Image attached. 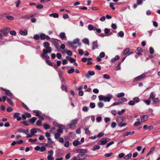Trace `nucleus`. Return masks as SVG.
<instances>
[{
  "instance_id": "nucleus-1",
  "label": "nucleus",
  "mask_w": 160,
  "mask_h": 160,
  "mask_svg": "<svg viewBox=\"0 0 160 160\" xmlns=\"http://www.w3.org/2000/svg\"><path fill=\"white\" fill-rule=\"evenodd\" d=\"M112 98V95L111 94H108L107 96L100 95L98 96L99 101H103L104 102H109Z\"/></svg>"
},
{
  "instance_id": "nucleus-2",
  "label": "nucleus",
  "mask_w": 160,
  "mask_h": 160,
  "mask_svg": "<svg viewBox=\"0 0 160 160\" xmlns=\"http://www.w3.org/2000/svg\"><path fill=\"white\" fill-rule=\"evenodd\" d=\"M78 120V119L77 118L73 119L70 122L68 125L70 128L74 129L76 128V124L77 123Z\"/></svg>"
},
{
  "instance_id": "nucleus-3",
  "label": "nucleus",
  "mask_w": 160,
  "mask_h": 160,
  "mask_svg": "<svg viewBox=\"0 0 160 160\" xmlns=\"http://www.w3.org/2000/svg\"><path fill=\"white\" fill-rule=\"evenodd\" d=\"M46 62L47 64L49 66H53L55 69H57L58 66H60V61L57 62V64L52 63L49 60L46 59Z\"/></svg>"
},
{
  "instance_id": "nucleus-4",
  "label": "nucleus",
  "mask_w": 160,
  "mask_h": 160,
  "mask_svg": "<svg viewBox=\"0 0 160 160\" xmlns=\"http://www.w3.org/2000/svg\"><path fill=\"white\" fill-rule=\"evenodd\" d=\"M43 53L41 54V57L43 59H48L49 58V57L47 54L48 53H50L51 51H47L45 50V49L42 50Z\"/></svg>"
},
{
  "instance_id": "nucleus-5",
  "label": "nucleus",
  "mask_w": 160,
  "mask_h": 160,
  "mask_svg": "<svg viewBox=\"0 0 160 160\" xmlns=\"http://www.w3.org/2000/svg\"><path fill=\"white\" fill-rule=\"evenodd\" d=\"M110 140V138H105L100 140L98 144L99 145H104Z\"/></svg>"
},
{
  "instance_id": "nucleus-6",
  "label": "nucleus",
  "mask_w": 160,
  "mask_h": 160,
  "mask_svg": "<svg viewBox=\"0 0 160 160\" xmlns=\"http://www.w3.org/2000/svg\"><path fill=\"white\" fill-rule=\"evenodd\" d=\"M50 44L48 42H46L43 43V47L46 48L45 50L47 51H52V49L50 47Z\"/></svg>"
},
{
  "instance_id": "nucleus-7",
  "label": "nucleus",
  "mask_w": 160,
  "mask_h": 160,
  "mask_svg": "<svg viewBox=\"0 0 160 160\" xmlns=\"http://www.w3.org/2000/svg\"><path fill=\"white\" fill-rule=\"evenodd\" d=\"M34 149L37 151H40L41 152H43L46 150V148L43 146L40 147L39 146H37L34 148Z\"/></svg>"
},
{
  "instance_id": "nucleus-8",
  "label": "nucleus",
  "mask_w": 160,
  "mask_h": 160,
  "mask_svg": "<svg viewBox=\"0 0 160 160\" xmlns=\"http://www.w3.org/2000/svg\"><path fill=\"white\" fill-rule=\"evenodd\" d=\"M40 37L41 40H45V39L48 40L50 39V37L48 35H46L45 34L41 33L40 34Z\"/></svg>"
},
{
  "instance_id": "nucleus-9",
  "label": "nucleus",
  "mask_w": 160,
  "mask_h": 160,
  "mask_svg": "<svg viewBox=\"0 0 160 160\" xmlns=\"http://www.w3.org/2000/svg\"><path fill=\"white\" fill-rule=\"evenodd\" d=\"M10 29L9 28H6L1 29L0 32L2 33L3 35L7 36V34L10 32Z\"/></svg>"
},
{
  "instance_id": "nucleus-10",
  "label": "nucleus",
  "mask_w": 160,
  "mask_h": 160,
  "mask_svg": "<svg viewBox=\"0 0 160 160\" xmlns=\"http://www.w3.org/2000/svg\"><path fill=\"white\" fill-rule=\"evenodd\" d=\"M145 77V74H143L140 75L137 77L135 78L133 80V82H138L142 79L143 78Z\"/></svg>"
},
{
  "instance_id": "nucleus-11",
  "label": "nucleus",
  "mask_w": 160,
  "mask_h": 160,
  "mask_svg": "<svg viewBox=\"0 0 160 160\" xmlns=\"http://www.w3.org/2000/svg\"><path fill=\"white\" fill-rule=\"evenodd\" d=\"M33 112L35 113L36 116L38 117L39 118L40 117V116H45L44 114L42 113V112L39 110H33Z\"/></svg>"
},
{
  "instance_id": "nucleus-12",
  "label": "nucleus",
  "mask_w": 160,
  "mask_h": 160,
  "mask_svg": "<svg viewBox=\"0 0 160 160\" xmlns=\"http://www.w3.org/2000/svg\"><path fill=\"white\" fill-rule=\"evenodd\" d=\"M121 120L122 121V119L121 118H117L116 119V121L117 122H118V123L120 122V123L118 124V126L122 127H124L126 126L127 125V123L125 122L122 123V122H120L119 121Z\"/></svg>"
},
{
  "instance_id": "nucleus-13",
  "label": "nucleus",
  "mask_w": 160,
  "mask_h": 160,
  "mask_svg": "<svg viewBox=\"0 0 160 160\" xmlns=\"http://www.w3.org/2000/svg\"><path fill=\"white\" fill-rule=\"evenodd\" d=\"M141 122H144L148 119V116L147 115H144L140 116Z\"/></svg>"
},
{
  "instance_id": "nucleus-14",
  "label": "nucleus",
  "mask_w": 160,
  "mask_h": 160,
  "mask_svg": "<svg viewBox=\"0 0 160 160\" xmlns=\"http://www.w3.org/2000/svg\"><path fill=\"white\" fill-rule=\"evenodd\" d=\"M20 114L19 113L16 112L13 114V117L14 118H16L18 121H20L22 119L21 117L20 116Z\"/></svg>"
},
{
  "instance_id": "nucleus-15",
  "label": "nucleus",
  "mask_w": 160,
  "mask_h": 160,
  "mask_svg": "<svg viewBox=\"0 0 160 160\" xmlns=\"http://www.w3.org/2000/svg\"><path fill=\"white\" fill-rule=\"evenodd\" d=\"M78 155V157L80 158V160L85 159L87 157V155L85 154V153H79Z\"/></svg>"
},
{
  "instance_id": "nucleus-16",
  "label": "nucleus",
  "mask_w": 160,
  "mask_h": 160,
  "mask_svg": "<svg viewBox=\"0 0 160 160\" xmlns=\"http://www.w3.org/2000/svg\"><path fill=\"white\" fill-rule=\"evenodd\" d=\"M95 74V72L94 71H89L88 73L86 74L85 75L86 77L89 78L90 77V76H93Z\"/></svg>"
},
{
  "instance_id": "nucleus-17",
  "label": "nucleus",
  "mask_w": 160,
  "mask_h": 160,
  "mask_svg": "<svg viewBox=\"0 0 160 160\" xmlns=\"http://www.w3.org/2000/svg\"><path fill=\"white\" fill-rule=\"evenodd\" d=\"M81 142L78 141V139L74 140L73 142V145L75 147L81 145Z\"/></svg>"
},
{
  "instance_id": "nucleus-18",
  "label": "nucleus",
  "mask_w": 160,
  "mask_h": 160,
  "mask_svg": "<svg viewBox=\"0 0 160 160\" xmlns=\"http://www.w3.org/2000/svg\"><path fill=\"white\" fill-rule=\"evenodd\" d=\"M61 39L62 40H67V38L66 36V34L65 32H61Z\"/></svg>"
},
{
  "instance_id": "nucleus-19",
  "label": "nucleus",
  "mask_w": 160,
  "mask_h": 160,
  "mask_svg": "<svg viewBox=\"0 0 160 160\" xmlns=\"http://www.w3.org/2000/svg\"><path fill=\"white\" fill-rule=\"evenodd\" d=\"M68 43L69 45V46L71 47L72 48L74 49H76L77 47V46H74V44L71 41H68Z\"/></svg>"
},
{
  "instance_id": "nucleus-20",
  "label": "nucleus",
  "mask_w": 160,
  "mask_h": 160,
  "mask_svg": "<svg viewBox=\"0 0 160 160\" xmlns=\"http://www.w3.org/2000/svg\"><path fill=\"white\" fill-rule=\"evenodd\" d=\"M18 131L19 132H23L26 134L28 133L29 132V129H27L26 130L23 129L22 128H20L18 130Z\"/></svg>"
},
{
  "instance_id": "nucleus-21",
  "label": "nucleus",
  "mask_w": 160,
  "mask_h": 160,
  "mask_svg": "<svg viewBox=\"0 0 160 160\" xmlns=\"http://www.w3.org/2000/svg\"><path fill=\"white\" fill-rule=\"evenodd\" d=\"M19 33L22 35L26 36L28 33V31L26 29H25L24 31L20 30L19 31Z\"/></svg>"
},
{
  "instance_id": "nucleus-22",
  "label": "nucleus",
  "mask_w": 160,
  "mask_h": 160,
  "mask_svg": "<svg viewBox=\"0 0 160 160\" xmlns=\"http://www.w3.org/2000/svg\"><path fill=\"white\" fill-rule=\"evenodd\" d=\"M155 96L156 94L155 92H152L150 93L149 99H153L155 98Z\"/></svg>"
},
{
  "instance_id": "nucleus-23",
  "label": "nucleus",
  "mask_w": 160,
  "mask_h": 160,
  "mask_svg": "<svg viewBox=\"0 0 160 160\" xmlns=\"http://www.w3.org/2000/svg\"><path fill=\"white\" fill-rule=\"evenodd\" d=\"M98 42L97 41H95L93 42L92 43V50L97 49L98 48Z\"/></svg>"
},
{
  "instance_id": "nucleus-24",
  "label": "nucleus",
  "mask_w": 160,
  "mask_h": 160,
  "mask_svg": "<svg viewBox=\"0 0 160 160\" xmlns=\"http://www.w3.org/2000/svg\"><path fill=\"white\" fill-rule=\"evenodd\" d=\"M58 132L55 134V137L56 139H58L60 137V128L57 130Z\"/></svg>"
},
{
  "instance_id": "nucleus-25",
  "label": "nucleus",
  "mask_w": 160,
  "mask_h": 160,
  "mask_svg": "<svg viewBox=\"0 0 160 160\" xmlns=\"http://www.w3.org/2000/svg\"><path fill=\"white\" fill-rule=\"evenodd\" d=\"M64 53H66L68 55L70 56L72 55V52L70 50H67V49L64 50V51L62 52V54H63Z\"/></svg>"
},
{
  "instance_id": "nucleus-26",
  "label": "nucleus",
  "mask_w": 160,
  "mask_h": 160,
  "mask_svg": "<svg viewBox=\"0 0 160 160\" xmlns=\"http://www.w3.org/2000/svg\"><path fill=\"white\" fill-rule=\"evenodd\" d=\"M95 27L91 24H89L88 25V28L89 31L93 30H95Z\"/></svg>"
},
{
  "instance_id": "nucleus-27",
  "label": "nucleus",
  "mask_w": 160,
  "mask_h": 160,
  "mask_svg": "<svg viewBox=\"0 0 160 160\" xmlns=\"http://www.w3.org/2000/svg\"><path fill=\"white\" fill-rule=\"evenodd\" d=\"M50 17H53L54 18H57L59 17V14L58 13H52L49 15Z\"/></svg>"
},
{
  "instance_id": "nucleus-28",
  "label": "nucleus",
  "mask_w": 160,
  "mask_h": 160,
  "mask_svg": "<svg viewBox=\"0 0 160 160\" xmlns=\"http://www.w3.org/2000/svg\"><path fill=\"white\" fill-rule=\"evenodd\" d=\"M77 151L78 153H82L86 152H87V150L86 149H78L77 150Z\"/></svg>"
},
{
  "instance_id": "nucleus-29",
  "label": "nucleus",
  "mask_w": 160,
  "mask_h": 160,
  "mask_svg": "<svg viewBox=\"0 0 160 160\" xmlns=\"http://www.w3.org/2000/svg\"><path fill=\"white\" fill-rule=\"evenodd\" d=\"M59 40L56 39L53 42V44L57 49L59 47Z\"/></svg>"
},
{
  "instance_id": "nucleus-30",
  "label": "nucleus",
  "mask_w": 160,
  "mask_h": 160,
  "mask_svg": "<svg viewBox=\"0 0 160 160\" xmlns=\"http://www.w3.org/2000/svg\"><path fill=\"white\" fill-rule=\"evenodd\" d=\"M119 58V56L118 55H116L115 58H112L111 60V62H114L117 60H118Z\"/></svg>"
},
{
  "instance_id": "nucleus-31",
  "label": "nucleus",
  "mask_w": 160,
  "mask_h": 160,
  "mask_svg": "<svg viewBox=\"0 0 160 160\" xmlns=\"http://www.w3.org/2000/svg\"><path fill=\"white\" fill-rule=\"evenodd\" d=\"M123 102L122 101H119L118 102H115L113 103L111 105V106H113L116 105H118L120 104H122Z\"/></svg>"
},
{
  "instance_id": "nucleus-32",
  "label": "nucleus",
  "mask_w": 160,
  "mask_h": 160,
  "mask_svg": "<svg viewBox=\"0 0 160 160\" xmlns=\"http://www.w3.org/2000/svg\"><path fill=\"white\" fill-rule=\"evenodd\" d=\"M66 58L71 63H73L75 61V59L69 56H66Z\"/></svg>"
},
{
  "instance_id": "nucleus-33",
  "label": "nucleus",
  "mask_w": 160,
  "mask_h": 160,
  "mask_svg": "<svg viewBox=\"0 0 160 160\" xmlns=\"http://www.w3.org/2000/svg\"><path fill=\"white\" fill-rule=\"evenodd\" d=\"M61 88L62 91H64L66 92H67L68 88L65 85H62Z\"/></svg>"
},
{
  "instance_id": "nucleus-34",
  "label": "nucleus",
  "mask_w": 160,
  "mask_h": 160,
  "mask_svg": "<svg viewBox=\"0 0 160 160\" xmlns=\"http://www.w3.org/2000/svg\"><path fill=\"white\" fill-rule=\"evenodd\" d=\"M82 42L84 44L89 45V39L86 38H85L82 40Z\"/></svg>"
},
{
  "instance_id": "nucleus-35",
  "label": "nucleus",
  "mask_w": 160,
  "mask_h": 160,
  "mask_svg": "<svg viewBox=\"0 0 160 160\" xmlns=\"http://www.w3.org/2000/svg\"><path fill=\"white\" fill-rule=\"evenodd\" d=\"M5 94L9 97H11L12 95V94L11 92L9 90H7L5 91Z\"/></svg>"
},
{
  "instance_id": "nucleus-36",
  "label": "nucleus",
  "mask_w": 160,
  "mask_h": 160,
  "mask_svg": "<svg viewBox=\"0 0 160 160\" xmlns=\"http://www.w3.org/2000/svg\"><path fill=\"white\" fill-rule=\"evenodd\" d=\"M130 51V49L129 48H127L126 49L124 50L123 51V54L124 55H127H127L129 52V51Z\"/></svg>"
},
{
  "instance_id": "nucleus-37",
  "label": "nucleus",
  "mask_w": 160,
  "mask_h": 160,
  "mask_svg": "<svg viewBox=\"0 0 160 160\" xmlns=\"http://www.w3.org/2000/svg\"><path fill=\"white\" fill-rule=\"evenodd\" d=\"M159 100L158 98H155L152 99V103L153 104H155L158 103Z\"/></svg>"
},
{
  "instance_id": "nucleus-38",
  "label": "nucleus",
  "mask_w": 160,
  "mask_h": 160,
  "mask_svg": "<svg viewBox=\"0 0 160 160\" xmlns=\"http://www.w3.org/2000/svg\"><path fill=\"white\" fill-rule=\"evenodd\" d=\"M100 147L98 145H94L92 149V151H94L98 150L100 148Z\"/></svg>"
},
{
  "instance_id": "nucleus-39",
  "label": "nucleus",
  "mask_w": 160,
  "mask_h": 160,
  "mask_svg": "<svg viewBox=\"0 0 160 160\" xmlns=\"http://www.w3.org/2000/svg\"><path fill=\"white\" fill-rule=\"evenodd\" d=\"M150 99H149L148 98V99H143V102L146 103V104L148 105H149L150 104V103H151V101L150 100Z\"/></svg>"
},
{
  "instance_id": "nucleus-40",
  "label": "nucleus",
  "mask_w": 160,
  "mask_h": 160,
  "mask_svg": "<svg viewBox=\"0 0 160 160\" xmlns=\"http://www.w3.org/2000/svg\"><path fill=\"white\" fill-rule=\"evenodd\" d=\"M37 120V118L35 117H33L29 119V122L31 123H34Z\"/></svg>"
},
{
  "instance_id": "nucleus-41",
  "label": "nucleus",
  "mask_w": 160,
  "mask_h": 160,
  "mask_svg": "<svg viewBox=\"0 0 160 160\" xmlns=\"http://www.w3.org/2000/svg\"><path fill=\"white\" fill-rule=\"evenodd\" d=\"M112 33H110L109 34H105V33H101L99 35V36L101 37H103L105 36H108L112 35Z\"/></svg>"
},
{
  "instance_id": "nucleus-42",
  "label": "nucleus",
  "mask_w": 160,
  "mask_h": 160,
  "mask_svg": "<svg viewBox=\"0 0 160 160\" xmlns=\"http://www.w3.org/2000/svg\"><path fill=\"white\" fill-rule=\"evenodd\" d=\"M43 126L45 129L46 130L49 128H50L49 125L46 123H44Z\"/></svg>"
},
{
  "instance_id": "nucleus-43",
  "label": "nucleus",
  "mask_w": 160,
  "mask_h": 160,
  "mask_svg": "<svg viewBox=\"0 0 160 160\" xmlns=\"http://www.w3.org/2000/svg\"><path fill=\"white\" fill-rule=\"evenodd\" d=\"M133 100L135 102H136V103H138L140 101V99L138 97H135L133 98Z\"/></svg>"
},
{
  "instance_id": "nucleus-44",
  "label": "nucleus",
  "mask_w": 160,
  "mask_h": 160,
  "mask_svg": "<svg viewBox=\"0 0 160 160\" xmlns=\"http://www.w3.org/2000/svg\"><path fill=\"white\" fill-rule=\"evenodd\" d=\"M132 155V154L131 153L128 154L124 157V158L125 160H128L131 157Z\"/></svg>"
},
{
  "instance_id": "nucleus-45",
  "label": "nucleus",
  "mask_w": 160,
  "mask_h": 160,
  "mask_svg": "<svg viewBox=\"0 0 160 160\" xmlns=\"http://www.w3.org/2000/svg\"><path fill=\"white\" fill-rule=\"evenodd\" d=\"M104 32L105 34H108L110 32V29L108 28H105L104 30Z\"/></svg>"
},
{
  "instance_id": "nucleus-46",
  "label": "nucleus",
  "mask_w": 160,
  "mask_h": 160,
  "mask_svg": "<svg viewBox=\"0 0 160 160\" xmlns=\"http://www.w3.org/2000/svg\"><path fill=\"white\" fill-rule=\"evenodd\" d=\"M118 35L120 37L122 38L123 37L124 35V32L122 31H120L118 34Z\"/></svg>"
},
{
  "instance_id": "nucleus-47",
  "label": "nucleus",
  "mask_w": 160,
  "mask_h": 160,
  "mask_svg": "<svg viewBox=\"0 0 160 160\" xmlns=\"http://www.w3.org/2000/svg\"><path fill=\"white\" fill-rule=\"evenodd\" d=\"M80 40L78 38L74 39L73 42H72L74 44H77L79 42Z\"/></svg>"
},
{
  "instance_id": "nucleus-48",
  "label": "nucleus",
  "mask_w": 160,
  "mask_h": 160,
  "mask_svg": "<svg viewBox=\"0 0 160 160\" xmlns=\"http://www.w3.org/2000/svg\"><path fill=\"white\" fill-rule=\"evenodd\" d=\"M125 94L124 92H121L119 93L117 97L118 98L123 97L124 96Z\"/></svg>"
},
{
  "instance_id": "nucleus-49",
  "label": "nucleus",
  "mask_w": 160,
  "mask_h": 160,
  "mask_svg": "<svg viewBox=\"0 0 160 160\" xmlns=\"http://www.w3.org/2000/svg\"><path fill=\"white\" fill-rule=\"evenodd\" d=\"M85 134L88 136H89L90 134V132L88 130V128H86L85 129Z\"/></svg>"
},
{
  "instance_id": "nucleus-50",
  "label": "nucleus",
  "mask_w": 160,
  "mask_h": 160,
  "mask_svg": "<svg viewBox=\"0 0 160 160\" xmlns=\"http://www.w3.org/2000/svg\"><path fill=\"white\" fill-rule=\"evenodd\" d=\"M30 131L31 133L33 135H34L37 132L36 129L35 128L32 129Z\"/></svg>"
},
{
  "instance_id": "nucleus-51",
  "label": "nucleus",
  "mask_w": 160,
  "mask_h": 160,
  "mask_svg": "<svg viewBox=\"0 0 160 160\" xmlns=\"http://www.w3.org/2000/svg\"><path fill=\"white\" fill-rule=\"evenodd\" d=\"M98 106L100 108H102L104 106L103 103L102 102H99L98 104Z\"/></svg>"
},
{
  "instance_id": "nucleus-52",
  "label": "nucleus",
  "mask_w": 160,
  "mask_h": 160,
  "mask_svg": "<svg viewBox=\"0 0 160 160\" xmlns=\"http://www.w3.org/2000/svg\"><path fill=\"white\" fill-rule=\"evenodd\" d=\"M7 102L9 103L11 105L13 106V104L11 99L9 98H7Z\"/></svg>"
},
{
  "instance_id": "nucleus-53",
  "label": "nucleus",
  "mask_w": 160,
  "mask_h": 160,
  "mask_svg": "<svg viewBox=\"0 0 160 160\" xmlns=\"http://www.w3.org/2000/svg\"><path fill=\"white\" fill-rule=\"evenodd\" d=\"M33 38L35 40H38L40 38V36L38 34H35L34 35Z\"/></svg>"
},
{
  "instance_id": "nucleus-54",
  "label": "nucleus",
  "mask_w": 160,
  "mask_h": 160,
  "mask_svg": "<svg viewBox=\"0 0 160 160\" xmlns=\"http://www.w3.org/2000/svg\"><path fill=\"white\" fill-rule=\"evenodd\" d=\"M90 107L91 108H94L95 107V105L94 102H90Z\"/></svg>"
},
{
  "instance_id": "nucleus-55",
  "label": "nucleus",
  "mask_w": 160,
  "mask_h": 160,
  "mask_svg": "<svg viewBox=\"0 0 160 160\" xmlns=\"http://www.w3.org/2000/svg\"><path fill=\"white\" fill-rule=\"evenodd\" d=\"M30 18V17L29 15H25L24 16H22L20 18L21 19H29Z\"/></svg>"
},
{
  "instance_id": "nucleus-56",
  "label": "nucleus",
  "mask_w": 160,
  "mask_h": 160,
  "mask_svg": "<svg viewBox=\"0 0 160 160\" xmlns=\"http://www.w3.org/2000/svg\"><path fill=\"white\" fill-rule=\"evenodd\" d=\"M75 71V69L73 68H71L68 71V73L69 74H71L73 72Z\"/></svg>"
},
{
  "instance_id": "nucleus-57",
  "label": "nucleus",
  "mask_w": 160,
  "mask_h": 160,
  "mask_svg": "<svg viewBox=\"0 0 160 160\" xmlns=\"http://www.w3.org/2000/svg\"><path fill=\"white\" fill-rule=\"evenodd\" d=\"M125 109H122L121 111H119L118 112V114H119V115H121L123 113H124L125 112Z\"/></svg>"
},
{
  "instance_id": "nucleus-58",
  "label": "nucleus",
  "mask_w": 160,
  "mask_h": 160,
  "mask_svg": "<svg viewBox=\"0 0 160 160\" xmlns=\"http://www.w3.org/2000/svg\"><path fill=\"white\" fill-rule=\"evenodd\" d=\"M61 81L62 85H65L66 83L65 80L63 78L61 77Z\"/></svg>"
},
{
  "instance_id": "nucleus-59",
  "label": "nucleus",
  "mask_w": 160,
  "mask_h": 160,
  "mask_svg": "<svg viewBox=\"0 0 160 160\" xmlns=\"http://www.w3.org/2000/svg\"><path fill=\"white\" fill-rule=\"evenodd\" d=\"M154 148H155L154 147H153L152 148L150 149L148 153L147 154V156H148L149 155H150V154H151L152 153V152L153 151V150H154Z\"/></svg>"
},
{
  "instance_id": "nucleus-60",
  "label": "nucleus",
  "mask_w": 160,
  "mask_h": 160,
  "mask_svg": "<svg viewBox=\"0 0 160 160\" xmlns=\"http://www.w3.org/2000/svg\"><path fill=\"white\" fill-rule=\"evenodd\" d=\"M111 27L112 28L114 29H116L117 28L116 24L114 23L112 24Z\"/></svg>"
},
{
  "instance_id": "nucleus-61",
  "label": "nucleus",
  "mask_w": 160,
  "mask_h": 160,
  "mask_svg": "<svg viewBox=\"0 0 160 160\" xmlns=\"http://www.w3.org/2000/svg\"><path fill=\"white\" fill-rule=\"evenodd\" d=\"M150 53L151 54H152L154 53V50L152 47H150L149 48Z\"/></svg>"
},
{
  "instance_id": "nucleus-62",
  "label": "nucleus",
  "mask_w": 160,
  "mask_h": 160,
  "mask_svg": "<svg viewBox=\"0 0 160 160\" xmlns=\"http://www.w3.org/2000/svg\"><path fill=\"white\" fill-rule=\"evenodd\" d=\"M128 104L131 106H133L135 104V102L133 101H130L128 102Z\"/></svg>"
},
{
  "instance_id": "nucleus-63",
  "label": "nucleus",
  "mask_w": 160,
  "mask_h": 160,
  "mask_svg": "<svg viewBox=\"0 0 160 160\" xmlns=\"http://www.w3.org/2000/svg\"><path fill=\"white\" fill-rule=\"evenodd\" d=\"M88 108L87 106L83 107L82 108V110L85 112H88Z\"/></svg>"
},
{
  "instance_id": "nucleus-64",
  "label": "nucleus",
  "mask_w": 160,
  "mask_h": 160,
  "mask_svg": "<svg viewBox=\"0 0 160 160\" xmlns=\"http://www.w3.org/2000/svg\"><path fill=\"white\" fill-rule=\"evenodd\" d=\"M71 160H80V159L78 157V155L77 157L74 156L72 159Z\"/></svg>"
}]
</instances>
